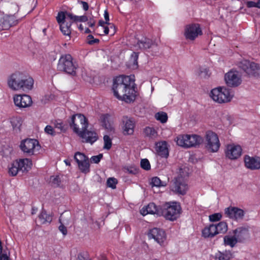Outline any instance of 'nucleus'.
Wrapping results in <instances>:
<instances>
[{"label": "nucleus", "mask_w": 260, "mask_h": 260, "mask_svg": "<svg viewBox=\"0 0 260 260\" xmlns=\"http://www.w3.org/2000/svg\"><path fill=\"white\" fill-rule=\"evenodd\" d=\"M77 260H90L87 255L84 253H80L78 256Z\"/></svg>", "instance_id": "54"}, {"label": "nucleus", "mask_w": 260, "mask_h": 260, "mask_svg": "<svg viewBox=\"0 0 260 260\" xmlns=\"http://www.w3.org/2000/svg\"><path fill=\"white\" fill-rule=\"evenodd\" d=\"M224 213L230 218L238 221L243 219L245 212L238 207L230 206L224 209Z\"/></svg>", "instance_id": "13"}, {"label": "nucleus", "mask_w": 260, "mask_h": 260, "mask_svg": "<svg viewBox=\"0 0 260 260\" xmlns=\"http://www.w3.org/2000/svg\"><path fill=\"white\" fill-rule=\"evenodd\" d=\"M0 254V260H10L9 257L6 254Z\"/></svg>", "instance_id": "58"}, {"label": "nucleus", "mask_w": 260, "mask_h": 260, "mask_svg": "<svg viewBox=\"0 0 260 260\" xmlns=\"http://www.w3.org/2000/svg\"><path fill=\"white\" fill-rule=\"evenodd\" d=\"M70 13L66 12L64 13V12H61L58 13V15L56 17V20L58 23L60 25V23H62L63 22H67L68 21H70V19L67 18L68 15L69 14H71Z\"/></svg>", "instance_id": "36"}, {"label": "nucleus", "mask_w": 260, "mask_h": 260, "mask_svg": "<svg viewBox=\"0 0 260 260\" xmlns=\"http://www.w3.org/2000/svg\"><path fill=\"white\" fill-rule=\"evenodd\" d=\"M104 18L106 20V24H109L108 21H109V16L107 11H105L104 12Z\"/></svg>", "instance_id": "59"}, {"label": "nucleus", "mask_w": 260, "mask_h": 260, "mask_svg": "<svg viewBox=\"0 0 260 260\" xmlns=\"http://www.w3.org/2000/svg\"><path fill=\"white\" fill-rule=\"evenodd\" d=\"M78 165L80 171L82 173L87 174L90 172V164L88 158L78 162Z\"/></svg>", "instance_id": "30"}, {"label": "nucleus", "mask_w": 260, "mask_h": 260, "mask_svg": "<svg viewBox=\"0 0 260 260\" xmlns=\"http://www.w3.org/2000/svg\"><path fill=\"white\" fill-rule=\"evenodd\" d=\"M22 75L21 73H16L13 74L8 80V84L9 87L14 90L21 89L22 85Z\"/></svg>", "instance_id": "15"}, {"label": "nucleus", "mask_w": 260, "mask_h": 260, "mask_svg": "<svg viewBox=\"0 0 260 260\" xmlns=\"http://www.w3.org/2000/svg\"><path fill=\"white\" fill-rule=\"evenodd\" d=\"M148 236L149 239H153L160 246H164V242L166 240V235L165 231L158 228H153L150 230Z\"/></svg>", "instance_id": "12"}, {"label": "nucleus", "mask_w": 260, "mask_h": 260, "mask_svg": "<svg viewBox=\"0 0 260 260\" xmlns=\"http://www.w3.org/2000/svg\"><path fill=\"white\" fill-rule=\"evenodd\" d=\"M155 118L161 123H166L168 120V115L166 113L160 112L157 113L155 115Z\"/></svg>", "instance_id": "39"}, {"label": "nucleus", "mask_w": 260, "mask_h": 260, "mask_svg": "<svg viewBox=\"0 0 260 260\" xmlns=\"http://www.w3.org/2000/svg\"><path fill=\"white\" fill-rule=\"evenodd\" d=\"M18 23V20L14 16H5L0 19V30L8 29Z\"/></svg>", "instance_id": "19"}, {"label": "nucleus", "mask_w": 260, "mask_h": 260, "mask_svg": "<svg viewBox=\"0 0 260 260\" xmlns=\"http://www.w3.org/2000/svg\"><path fill=\"white\" fill-rule=\"evenodd\" d=\"M134 81L128 76H120L113 82V90L114 96L118 100L130 103L135 100L136 91Z\"/></svg>", "instance_id": "1"}, {"label": "nucleus", "mask_w": 260, "mask_h": 260, "mask_svg": "<svg viewBox=\"0 0 260 260\" xmlns=\"http://www.w3.org/2000/svg\"><path fill=\"white\" fill-rule=\"evenodd\" d=\"M98 260H107V259L105 256H101L98 258Z\"/></svg>", "instance_id": "63"}, {"label": "nucleus", "mask_w": 260, "mask_h": 260, "mask_svg": "<svg viewBox=\"0 0 260 260\" xmlns=\"http://www.w3.org/2000/svg\"><path fill=\"white\" fill-rule=\"evenodd\" d=\"M70 125L73 127L74 131L82 138L83 143L92 144L99 138L97 133L94 131L87 129L88 121L82 114L73 115Z\"/></svg>", "instance_id": "2"}, {"label": "nucleus", "mask_w": 260, "mask_h": 260, "mask_svg": "<svg viewBox=\"0 0 260 260\" xmlns=\"http://www.w3.org/2000/svg\"><path fill=\"white\" fill-rule=\"evenodd\" d=\"M215 228L217 234L225 233L228 231V224L224 221H221L217 224H215Z\"/></svg>", "instance_id": "35"}, {"label": "nucleus", "mask_w": 260, "mask_h": 260, "mask_svg": "<svg viewBox=\"0 0 260 260\" xmlns=\"http://www.w3.org/2000/svg\"><path fill=\"white\" fill-rule=\"evenodd\" d=\"M238 242L236 237L226 236L224 237V243L225 245H229L231 247H234Z\"/></svg>", "instance_id": "31"}, {"label": "nucleus", "mask_w": 260, "mask_h": 260, "mask_svg": "<svg viewBox=\"0 0 260 260\" xmlns=\"http://www.w3.org/2000/svg\"><path fill=\"white\" fill-rule=\"evenodd\" d=\"M103 154H99L98 155L92 156L90 158V161L92 163L98 164L103 158Z\"/></svg>", "instance_id": "48"}, {"label": "nucleus", "mask_w": 260, "mask_h": 260, "mask_svg": "<svg viewBox=\"0 0 260 260\" xmlns=\"http://www.w3.org/2000/svg\"><path fill=\"white\" fill-rule=\"evenodd\" d=\"M104 148L105 149L109 150L112 146V141L111 138L108 135H105L104 137Z\"/></svg>", "instance_id": "42"}, {"label": "nucleus", "mask_w": 260, "mask_h": 260, "mask_svg": "<svg viewBox=\"0 0 260 260\" xmlns=\"http://www.w3.org/2000/svg\"><path fill=\"white\" fill-rule=\"evenodd\" d=\"M153 44V41L147 38H143L137 42L139 48L143 50L149 49Z\"/></svg>", "instance_id": "28"}, {"label": "nucleus", "mask_w": 260, "mask_h": 260, "mask_svg": "<svg viewBox=\"0 0 260 260\" xmlns=\"http://www.w3.org/2000/svg\"><path fill=\"white\" fill-rule=\"evenodd\" d=\"M246 168L251 170H256L260 169V157L250 156L246 155L244 158Z\"/></svg>", "instance_id": "18"}, {"label": "nucleus", "mask_w": 260, "mask_h": 260, "mask_svg": "<svg viewBox=\"0 0 260 260\" xmlns=\"http://www.w3.org/2000/svg\"><path fill=\"white\" fill-rule=\"evenodd\" d=\"M68 18L70 19V20L73 22H86L88 20V18L85 15H83L81 16H78L76 15H74L72 13L71 14H69L68 15Z\"/></svg>", "instance_id": "33"}, {"label": "nucleus", "mask_w": 260, "mask_h": 260, "mask_svg": "<svg viewBox=\"0 0 260 260\" xmlns=\"http://www.w3.org/2000/svg\"><path fill=\"white\" fill-rule=\"evenodd\" d=\"M215 224H212L205 228L202 231V236L204 238H212L217 235Z\"/></svg>", "instance_id": "26"}, {"label": "nucleus", "mask_w": 260, "mask_h": 260, "mask_svg": "<svg viewBox=\"0 0 260 260\" xmlns=\"http://www.w3.org/2000/svg\"><path fill=\"white\" fill-rule=\"evenodd\" d=\"M141 167L145 170L150 169V164L147 159H142L141 161Z\"/></svg>", "instance_id": "45"}, {"label": "nucleus", "mask_w": 260, "mask_h": 260, "mask_svg": "<svg viewBox=\"0 0 260 260\" xmlns=\"http://www.w3.org/2000/svg\"><path fill=\"white\" fill-rule=\"evenodd\" d=\"M73 60L72 57L70 54L62 55L58 60L57 70L75 76L77 67L73 62Z\"/></svg>", "instance_id": "6"}, {"label": "nucleus", "mask_w": 260, "mask_h": 260, "mask_svg": "<svg viewBox=\"0 0 260 260\" xmlns=\"http://www.w3.org/2000/svg\"><path fill=\"white\" fill-rule=\"evenodd\" d=\"M232 256L230 251H225L224 252L218 251L216 253L215 258L218 260H229Z\"/></svg>", "instance_id": "32"}, {"label": "nucleus", "mask_w": 260, "mask_h": 260, "mask_svg": "<svg viewBox=\"0 0 260 260\" xmlns=\"http://www.w3.org/2000/svg\"><path fill=\"white\" fill-rule=\"evenodd\" d=\"M109 115L108 114L102 115L100 117V120L102 125L106 129H111L112 127L109 121Z\"/></svg>", "instance_id": "37"}, {"label": "nucleus", "mask_w": 260, "mask_h": 260, "mask_svg": "<svg viewBox=\"0 0 260 260\" xmlns=\"http://www.w3.org/2000/svg\"><path fill=\"white\" fill-rule=\"evenodd\" d=\"M209 70L206 68H204L200 70L199 75L201 77L206 78L209 76Z\"/></svg>", "instance_id": "53"}, {"label": "nucleus", "mask_w": 260, "mask_h": 260, "mask_svg": "<svg viewBox=\"0 0 260 260\" xmlns=\"http://www.w3.org/2000/svg\"><path fill=\"white\" fill-rule=\"evenodd\" d=\"M13 99L15 105L19 108H26L32 104L31 97L26 94L16 95Z\"/></svg>", "instance_id": "17"}, {"label": "nucleus", "mask_w": 260, "mask_h": 260, "mask_svg": "<svg viewBox=\"0 0 260 260\" xmlns=\"http://www.w3.org/2000/svg\"><path fill=\"white\" fill-rule=\"evenodd\" d=\"M177 144L184 148L196 147L203 142L201 137L197 135H181L175 139Z\"/></svg>", "instance_id": "4"}, {"label": "nucleus", "mask_w": 260, "mask_h": 260, "mask_svg": "<svg viewBox=\"0 0 260 260\" xmlns=\"http://www.w3.org/2000/svg\"><path fill=\"white\" fill-rule=\"evenodd\" d=\"M72 21L70 20L67 22H63L62 23H60V29L61 31L64 36H68L69 39H70V35L72 31Z\"/></svg>", "instance_id": "29"}, {"label": "nucleus", "mask_w": 260, "mask_h": 260, "mask_svg": "<svg viewBox=\"0 0 260 260\" xmlns=\"http://www.w3.org/2000/svg\"><path fill=\"white\" fill-rule=\"evenodd\" d=\"M144 136L150 140H154L157 138L158 133L156 130L152 127L147 126L143 129Z\"/></svg>", "instance_id": "27"}, {"label": "nucleus", "mask_w": 260, "mask_h": 260, "mask_svg": "<svg viewBox=\"0 0 260 260\" xmlns=\"http://www.w3.org/2000/svg\"><path fill=\"white\" fill-rule=\"evenodd\" d=\"M52 183L55 186H58L59 184V178L58 177H53L51 178Z\"/></svg>", "instance_id": "55"}, {"label": "nucleus", "mask_w": 260, "mask_h": 260, "mask_svg": "<svg viewBox=\"0 0 260 260\" xmlns=\"http://www.w3.org/2000/svg\"><path fill=\"white\" fill-rule=\"evenodd\" d=\"M242 149L239 145L228 144L226 147L225 155L230 159L238 158L242 154Z\"/></svg>", "instance_id": "14"}, {"label": "nucleus", "mask_w": 260, "mask_h": 260, "mask_svg": "<svg viewBox=\"0 0 260 260\" xmlns=\"http://www.w3.org/2000/svg\"><path fill=\"white\" fill-rule=\"evenodd\" d=\"M234 233L239 242H243L249 238L248 231L245 228H238L234 231Z\"/></svg>", "instance_id": "23"}, {"label": "nucleus", "mask_w": 260, "mask_h": 260, "mask_svg": "<svg viewBox=\"0 0 260 260\" xmlns=\"http://www.w3.org/2000/svg\"><path fill=\"white\" fill-rule=\"evenodd\" d=\"M240 67L249 76H256L259 75L260 67L255 62L245 60L241 62Z\"/></svg>", "instance_id": "11"}, {"label": "nucleus", "mask_w": 260, "mask_h": 260, "mask_svg": "<svg viewBox=\"0 0 260 260\" xmlns=\"http://www.w3.org/2000/svg\"><path fill=\"white\" fill-rule=\"evenodd\" d=\"M161 211V207H157L154 203H150L147 206L143 207L140 210V213L143 216L148 214H155L159 216H161V214H162V212Z\"/></svg>", "instance_id": "20"}, {"label": "nucleus", "mask_w": 260, "mask_h": 260, "mask_svg": "<svg viewBox=\"0 0 260 260\" xmlns=\"http://www.w3.org/2000/svg\"><path fill=\"white\" fill-rule=\"evenodd\" d=\"M206 145L207 150L210 152H217L220 147V143L217 135L212 131H208L205 136Z\"/></svg>", "instance_id": "7"}, {"label": "nucleus", "mask_w": 260, "mask_h": 260, "mask_svg": "<svg viewBox=\"0 0 260 260\" xmlns=\"http://www.w3.org/2000/svg\"><path fill=\"white\" fill-rule=\"evenodd\" d=\"M168 144L165 141H161L155 143V150L158 155L164 158H168L169 155Z\"/></svg>", "instance_id": "21"}, {"label": "nucleus", "mask_w": 260, "mask_h": 260, "mask_svg": "<svg viewBox=\"0 0 260 260\" xmlns=\"http://www.w3.org/2000/svg\"><path fill=\"white\" fill-rule=\"evenodd\" d=\"M79 3L82 5L84 10L87 11L88 9L89 6L87 3L83 1H79Z\"/></svg>", "instance_id": "56"}, {"label": "nucleus", "mask_w": 260, "mask_h": 260, "mask_svg": "<svg viewBox=\"0 0 260 260\" xmlns=\"http://www.w3.org/2000/svg\"><path fill=\"white\" fill-rule=\"evenodd\" d=\"M138 54L136 52H133L131 56L130 61L133 63L134 65L137 66L138 64Z\"/></svg>", "instance_id": "50"}, {"label": "nucleus", "mask_w": 260, "mask_h": 260, "mask_svg": "<svg viewBox=\"0 0 260 260\" xmlns=\"http://www.w3.org/2000/svg\"><path fill=\"white\" fill-rule=\"evenodd\" d=\"M11 123L14 129H19L21 125V120L19 117H12L11 119Z\"/></svg>", "instance_id": "40"}, {"label": "nucleus", "mask_w": 260, "mask_h": 260, "mask_svg": "<svg viewBox=\"0 0 260 260\" xmlns=\"http://www.w3.org/2000/svg\"><path fill=\"white\" fill-rule=\"evenodd\" d=\"M123 133L124 135H131L134 134L135 123L133 120L125 118L123 120Z\"/></svg>", "instance_id": "22"}, {"label": "nucleus", "mask_w": 260, "mask_h": 260, "mask_svg": "<svg viewBox=\"0 0 260 260\" xmlns=\"http://www.w3.org/2000/svg\"><path fill=\"white\" fill-rule=\"evenodd\" d=\"M59 222L61 224L59 226V230L60 232L62 233L63 235H66L67 234V229L66 227L63 225L62 223V220H63V216L61 215L59 219Z\"/></svg>", "instance_id": "44"}, {"label": "nucleus", "mask_w": 260, "mask_h": 260, "mask_svg": "<svg viewBox=\"0 0 260 260\" xmlns=\"http://www.w3.org/2000/svg\"><path fill=\"white\" fill-rule=\"evenodd\" d=\"M21 150L28 155H34L40 149L39 142L36 139H26L21 142Z\"/></svg>", "instance_id": "8"}, {"label": "nucleus", "mask_w": 260, "mask_h": 260, "mask_svg": "<svg viewBox=\"0 0 260 260\" xmlns=\"http://www.w3.org/2000/svg\"><path fill=\"white\" fill-rule=\"evenodd\" d=\"M64 162L66 164V165H67V166H70L71 165L70 161L69 160H68V159H65L64 160Z\"/></svg>", "instance_id": "62"}, {"label": "nucleus", "mask_w": 260, "mask_h": 260, "mask_svg": "<svg viewBox=\"0 0 260 260\" xmlns=\"http://www.w3.org/2000/svg\"><path fill=\"white\" fill-rule=\"evenodd\" d=\"M222 217L220 213H214L209 216V219L211 221L215 222L219 221Z\"/></svg>", "instance_id": "47"}, {"label": "nucleus", "mask_w": 260, "mask_h": 260, "mask_svg": "<svg viewBox=\"0 0 260 260\" xmlns=\"http://www.w3.org/2000/svg\"><path fill=\"white\" fill-rule=\"evenodd\" d=\"M41 224H44L47 222H50L52 220L51 217L48 215L44 211H42L38 216Z\"/></svg>", "instance_id": "34"}, {"label": "nucleus", "mask_w": 260, "mask_h": 260, "mask_svg": "<svg viewBox=\"0 0 260 260\" xmlns=\"http://www.w3.org/2000/svg\"><path fill=\"white\" fill-rule=\"evenodd\" d=\"M202 34V28L198 23L189 24L185 27L184 36L187 40L193 41Z\"/></svg>", "instance_id": "9"}, {"label": "nucleus", "mask_w": 260, "mask_h": 260, "mask_svg": "<svg viewBox=\"0 0 260 260\" xmlns=\"http://www.w3.org/2000/svg\"><path fill=\"white\" fill-rule=\"evenodd\" d=\"M151 184L152 186L160 187L163 186L160 179L157 177H153L151 179Z\"/></svg>", "instance_id": "46"}, {"label": "nucleus", "mask_w": 260, "mask_h": 260, "mask_svg": "<svg viewBox=\"0 0 260 260\" xmlns=\"http://www.w3.org/2000/svg\"><path fill=\"white\" fill-rule=\"evenodd\" d=\"M256 7L260 9V0L256 2Z\"/></svg>", "instance_id": "64"}, {"label": "nucleus", "mask_w": 260, "mask_h": 260, "mask_svg": "<svg viewBox=\"0 0 260 260\" xmlns=\"http://www.w3.org/2000/svg\"><path fill=\"white\" fill-rule=\"evenodd\" d=\"M104 32L105 35L108 34L109 32L110 31V28L108 26H104Z\"/></svg>", "instance_id": "61"}, {"label": "nucleus", "mask_w": 260, "mask_h": 260, "mask_svg": "<svg viewBox=\"0 0 260 260\" xmlns=\"http://www.w3.org/2000/svg\"><path fill=\"white\" fill-rule=\"evenodd\" d=\"M224 80L226 84L232 87H237L242 82L241 75L236 71L231 70L226 73L224 75Z\"/></svg>", "instance_id": "10"}, {"label": "nucleus", "mask_w": 260, "mask_h": 260, "mask_svg": "<svg viewBox=\"0 0 260 260\" xmlns=\"http://www.w3.org/2000/svg\"><path fill=\"white\" fill-rule=\"evenodd\" d=\"M188 189L187 185L181 176L177 177L174 181L172 190L178 194H184Z\"/></svg>", "instance_id": "16"}, {"label": "nucleus", "mask_w": 260, "mask_h": 260, "mask_svg": "<svg viewBox=\"0 0 260 260\" xmlns=\"http://www.w3.org/2000/svg\"><path fill=\"white\" fill-rule=\"evenodd\" d=\"M117 180L115 178H109L107 181V186L112 189L116 188Z\"/></svg>", "instance_id": "43"}, {"label": "nucleus", "mask_w": 260, "mask_h": 260, "mask_svg": "<svg viewBox=\"0 0 260 260\" xmlns=\"http://www.w3.org/2000/svg\"><path fill=\"white\" fill-rule=\"evenodd\" d=\"M181 210V208L178 203H166L161 206V216H163L167 220L174 221L179 216Z\"/></svg>", "instance_id": "3"}, {"label": "nucleus", "mask_w": 260, "mask_h": 260, "mask_svg": "<svg viewBox=\"0 0 260 260\" xmlns=\"http://www.w3.org/2000/svg\"><path fill=\"white\" fill-rule=\"evenodd\" d=\"M247 6L248 8L256 7V2L252 1L247 2Z\"/></svg>", "instance_id": "57"}, {"label": "nucleus", "mask_w": 260, "mask_h": 260, "mask_svg": "<svg viewBox=\"0 0 260 260\" xmlns=\"http://www.w3.org/2000/svg\"><path fill=\"white\" fill-rule=\"evenodd\" d=\"M87 41L88 44L90 45H92L94 44H96L99 42V40L98 39H94L92 35H88L87 37Z\"/></svg>", "instance_id": "49"}, {"label": "nucleus", "mask_w": 260, "mask_h": 260, "mask_svg": "<svg viewBox=\"0 0 260 260\" xmlns=\"http://www.w3.org/2000/svg\"><path fill=\"white\" fill-rule=\"evenodd\" d=\"M212 100L218 103H226L230 102L233 94L230 90L225 87H218L213 89L210 93Z\"/></svg>", "instance_id": "5"}, {"label": "nucleus", "mask_w": 260, "mask_h": 260, "mask_svg": "<svg viewBox=\"0 0 260 260\" xmlns=\"http://www.w3.org/2000/svg\"><path fill=\"white\" fill-rule=\"evenodd\" d=\"M45 132L46 133L51 135L52 136L55 135V131L53 127L51 125H47L45 128Z\"/></svg>", "instance_id": "52"}, {"label": "nucleus", "mask_w": 260, "mask_h": 260, "mask_svg": "<svg viewBox=\"0 0 260 260\" xmlns=\"http://www.w3.org/2000/svg\"><path fill=\"white\" fill-rule=\"evenodd\" d=\"M87 158H88V157L86 156L84 154L79 152L75 153L74 155V159L77 164L80 161L85 160V159Z\"/></svg>", "instance_id": "41"}, {"label": "nucleus", "mask_w": 260, "mask_h": 260, "mask_svg": "<svg viewBox=\"0 0 260 260\" xmlns=\"http://www.w3.org/2000/svg\"><path fill=\"white\" fill-rule=\"evenodd\" d=\"M22 90H23L24 91H26L32 89L34 81L31 77L29 76H26L22 74Z\"/></svg>", "instance_id": "25"}, {"label": "nucleus", "mask_w": 260, "mask_h": 260, "mask_svg": "<svg viewBox=\"0 0 260 260\" xmlns=\"http://www.w3.org/2000/svg\"><path fill=\"white\" fill-rule=\"evenodd\" d=\"M20 171L19 169L18 164L16 161L13 162L9 169V173L12 176H16L18 172Z\"/></svg>", "instance_id": "38"}, {"label": "nucleus", "mask_w": 260, "mask_h": 260, "mask_svg": "<svg viewBox=\"0 0 260 260\" xmlns=\"http://www.w3.org/2000/svg\"><path fill=\"white\" fill-rule=\"evenodd\" d=\"M110 31L111 32V35H113L115 32V27L113 24H110Z\"/></svg>", "instance_id": "60"}, {"label": "nucleus", "mask_w": 260, "mask_h": 260, "mask_svg": "<svg viewBox=\"0 0 260 260\" xmlns=\"http://www.w3.org/2000/svg\"><path fill=\"white\" fill-rule=\"evenodd\" d=\"M16 162L18 164L20 171L22 172L28 171L32 166L31 160L28 158L20 159L18 161L17 160Z\"/></svg>", "instance_id": "24"}, {"label": "nucleus", "mask_w": 260, "mask_h": 260, "mask_svg": "<svg viewBox=\"0 0 260 260\" xmlns=\"http://www.w3.org/2000/svg\"><path fill=\"white\" fill-rule=\"evenodd\" d=\"M54 125L55 128L59 129L60 132L64 131L63 123L60 121H55L54 122Z\"/></svg>", "instance_id": "51"}]
</instances>
